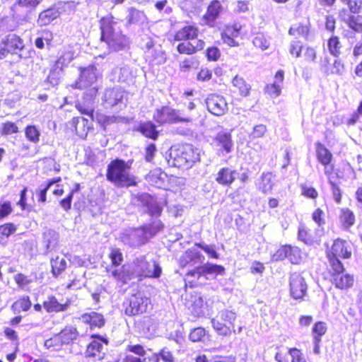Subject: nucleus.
<instances>
[{
    "label": "nucleus",
    "mask_w": 362,
    "mask_h": 362,
    "mask_svg": "<svg viewBox=\"0 0 362 362\" xmlns=\"http://www.w3.org/2000/svg\"><path fill=\"white\" fill-rule=\"evenodd\" d=\"M100 40L105 43L109 52L126 49L129 45L128 37L123 34L120 21L112 15H107L100 20Z\"/></svg>",
    "instance_id": "obj_1"
},
{
    "label": "nucleus",
    "mask_w": 362,
    "mask_h": 362,
    "mask_svg": "<svg viewBox=\"0 0 362 362\" xmlns=\"http://www.w3.org/2000/svg\"><path fill=\"white\" fill-rule=\"evenodd\" d=\"M200 159L199 153L191 144L174 145L165 153V160L170 167L188 169Z\"/></svg>",
    "instance_id": "obj_2"
},
{
    "label": "nucleus",
    "mask_w": 362,
    "mask_h": 362,
    "mask_svg": "<svg viewBox=\"0 0 362 362\" xmlns=\"http://www.w3.org/2000/svg\"><path fill=\"white\" fill-rule=\"evenodd\" d=\"M130 165L122 160H115L107 165V179L117 187L136 185V177L129 172Z\"/></svg>",
    "instance_id": "obj_3"
},
{
    "label": "nucleus",
    "mask_w": 362,
    "mask_h": 362,
    "mask_svg": "<svg viewBox=\"0 0 362 362\" xmlns=\"http://www.w3.org/2000/svg\"><path fill=\"white\" fill-rule=\"evenodd\" d=\"M129 264L134 278H158L162 272L156 261L148 262L144 255L137 257Z\"/></svg>",
    "instance_id": "obj_4"
},
{
    "label": "nucleus",
    "mask_w": 362,
    "mask_h": 362,
    "mask_svg": "<svg viewBox=\"0 0 362 362\" xmlns=\"http://www.w3.org/2000/svg\"><path fill=\"white\" fill-rule=\"evenodd\" d=\"M236 313L227 309L221 310L217 315L211 320V324L216 332L222 336H229L233 332L234 322L236 320Z\"/></svg>",
    "instance_id": "obj_5"
},
{
    "label": "nucleus",
    "mask_w": 362,
    "mask_h": 362,
    "mask_svg": "<svg viewBox=\"0 0 362 362\" xmlns=\"http://www.w3.org/2000/svg\"><path fill=\"white\" fill-rule=\"evenodd\" d=\"M153 119L160 124L180 122H189L192 119L180 110L173 109L169 106H163L156 109L153 113Z\"/></svg>",
    "instance_id": "obj_6"
},
{
    "label": "nucleus",
    "mask_w": 362,
    "mask_h": 362,
    "mask_svg": "<svg viewBox=\"0 0 362 362\" xmlns=\"http://www.w3.org/2000/svg\"><path fill=\"white\" fill-rule=\"evenodd\" d=\"M325 251L332 253L342 259H349L357 252V246L351 240L337 238L334 240L331 245H325Z\"/></svg>",
    "instance_id": "obj_7"
},
{
    "label": "nucleus",
    "mask_w": 362,
    "mask_h": 362,
    "mask_svg": "<svg viewBox=\"0 0 362 362\" xmlns=\"http://www.w3.org/2000/svg\"><path fill=\"white\" fill-rule=\"evenodd\" d=\"M150 303V299L140 293L132 295L124 303L125 314L132 316L145 313Z\"/></svg>",
    "instance_id": "obj_8"
},
{
    "label": "nucleus",
    "mask_w": 362,
    "mask_h": 362,
    "mask_svg": "<svg viewBox=\"0 0 362 362\" xmlns=\"http://www.w3.org/2000/svg\"><path fill=\"white\" fill-rule=\"evenodd\" d=\"M122 241L130 247H139L148 240L145 230L142 227L126 230L121 235Z\"/></svg>",
    "instance_id": "obj_9"
},
{
    "label": "nucleus",
    "mask_w": 362,
    "mask_h": 362,
    "mask_svg": "<svg viewBox=\"0 0 362 362\" xmlns=\"http://www.w3.org/2000/svg\"><path fill=\"white\" fill-rule=\"evenodd\" d=\"M206 103L208 110L216 116H222L228 110V103L222 95L211 94L207 97Z\"/></svg>",
    "instance_id": "obj_10"
},
{
    "label": "nucleus",
    "mask_w": 362,
    "mask_h": 362,
    "mask_svg": "<svg viewBox=\"0 0 362 362\" xmlns=\"http://www.w3.org/2000/svg\"><path fill=\"white\" fill-rule=\"evenodd\" d=\"M224 270V267L221 265L207 263L189 271L187 274V276L196 277L198 279H200L201 276H206V278L209 279L207 276H215L217 274H223Z\"/></svg>",
    "instance_id": "obj_11"
},
{
    "label": "nucleus",
    "mask_w": 362,
    "mask_h": 362,
    "mask_svg": "<svg viewBox=\"0 0 362 362\" xmlns=\"http://www.w3.org/2000/svg\"><path fill=\"white\" fill-rule=\"evenodd\" d=\"M333 156L325 147L318 144V160L324 166L325 173L330 179L337 174L332 163Z\"/></svg>",
    "instance_id": "obj_12"
},
{
    "label": "nucleus",
    "mask_w": 362,
    "mask_h": 362,
    "mask_svg": "<svg viewBox=\"0 0 362 362\" xmlns=\"http://www.w3.org/2000/svg\"><path fill=\"white\" fill-rule=\"evenodd\" d=\"M306 289V284L301 275L297 272L291 274L290 276V291L293 298H302L305 294Z\"/></svg>",
    "instance_id": "obj_13"
},
{
    "label": "nucleus",
    "mask_w": 362,
    "mask_h": 362,
    "mask_svg": "<svg viewBox=\"0 0 362 362\" xmlns=\"http://www.w3.org/2000/svg\"><path fill=\"white\" fill-rule=\"evenodd\" d=\"M107 272L111 277L122 284L134 279L129 264H124L121 267H109L107 268Z\"/></svg>",
    "instance_id": "obj_14"
},
{
    "label": "nucleus",
    "mask_w": 362,
    "mask_h": 362,
    "mask_svg": "<svg viewBox=\"0 0 362 362\" xmlns=\"http://www.w3.org/2000/svg\"><path fill=\"white\" fill-rule=\"evenodd\" d=\"M124 91L119 87L105 90L103 103L106 107H112L123 103Z\"/></svg>",
    "instance_id": "obj_15"
},
{
    "label": "nucleus",
    "mask_w": 362,
    "mask_h": 362,
    "mask_svg": "<svg viewBox=\"0 0 362 362\" xmlns=\"http://www.w3.org/2000/svg\"><path fill=\"white\" fill-rule=\"evenodd\" d=\"M104 344H107V341L100 337L93 340L87 346L86 351V356L91 358L94 361H100L104 358Z\"/></svg>",
    "instance_id": "obj_16"
},
{
    "label": "nucleus",
    "mask_w": 362,
    "mask_h": 362,
    "mask_svg": "<svg viewBox=\"0 0 362 362\" xmlns=\"http://www.w3.org/2000/svg\"><path fill=\"white\" fill-rule=\"evenodd\" d=\"M140 204L147 208V212L151 216H159L162 212V207L156 200L147 193H142L136 197Z\"/></svg>",
    "instance_id": "obj_17"
},
{
    "label": "nucleus",
    "mask_w": 362,
    "mask_h": 362,
    "mask_svg": "<svg viewBox=\"0 0 362 362\" xmlns=\"http://www.w3.org/2000/svg\"><path fill=\"white\" fill-rule=\"evenodd\" d=\"M140 204L147 208V212L151 216H159L162 212V207L156 200L147 193H142L136 197Z\"/></svg>",
    "instance_id": "obj_18"
},
{
    "label": "nucleus",
    "mask_w": 362,
    "mask_h": 362,
    "mask_svg": "<svg viewBox=\"0 0 362 362\" xmlns=\"http://www.w3.org/2000/svg\"><path fill=\"white\" fill-rule=\"evenodd\" d=\"M68 127L81 138L85 139L90 127L88 120L83 117H74L67 123Z\"/></svg>",
    "instance_id": "obj_19"
},
{
    "label": "nucleus",
    "mask_w": 362,
    "mask_h": 362,
    "mask_svg": "<svg viewBox=\"0 0 362 362\" xmlns=\"http://www.w3.org/2000/svg\"><path fill=\"white\" fill-rule=\"evenodd\" d=\"M97 77L96 69L94 66L83 69L81 72L77 88L82 89L91 86L96 81Z\"/></svg>",
    "instance_id": "obj_20"
},
{
    "label": "nucleus",
    "mask_w": 362,
    "mask_h": 362,
    "mask_svg": "<svg viewBox=\"0 0 362 362\" xmlns=\"http://www.w3.org/2000/svg\"><path fill=\"white\" fill-rule=\"evenodd\" d=\"M204 257L195 248L187 250L180 259V262L182 267H185L187 264L194 266L197 264L203 262Z\"/></svg>",
    "instance_id": "obj_21"
},
{
    "label": "nucleus",
    "mask_w": 362,
    "mask_h": 362,
    "mask_svg": "<svg viewBox=\"0 0 362 362\" xmlns=\"http://www.w3.org/2000/svg\"><path fill=\"white\" fill-rule=\"evenodd\" d=\"M221 8V4L219 1H213L208 6L206 13L204 15L202 19L203 24L212 26L214 21L219 16Z\"/></svg>",
    "instance_id": "obj_22"
},
{
    "label": "nucleus",
    "mask_w": 362,
    "mask_h": 362,
    "mask_svg": "<svg viewBox=\"0 0 362 362\" xmlns=\"http://www.w3.org/2000/svg\"><path fill=\"white\" fill-rule=\"evenodd\" d=\"M83 323L89 325L90 328H100L105 325V319L102 314L92 311L84 313L78 318Z\"/></svg>",
    "instance_id": "obj_23"
},
{
    "label": "nucleus",
    "mask_w": 362,
    "mask_h": 362,
    "mask_svg": "<svg viewBox=\"0 0 362 362\" xmlns=\"http://www.w3.org/2000/svg\"><path fill=\"white\" fill-rule=\"evenodd\" d=\"M333 285L339 289L346 290L351 288L354 284V275L344 272L341 274H335L332 276Z\"/></svg>",
    "instance_id": "obj_24"
},
{
    "label": "nucleus",
    "mask_w": 362,
    "mask_h": 362,
    "mask_svg": "<svg viewBox=\"0 0 362 362\" xmlns=\"http://www.w3.org/2000/svg\"><path fill=\"white\" fill-rule=\"evenodd\" d=\"M199 30L193 25H186L176 32L174 40L176 41H193L198 36Z\"/></svg>",
    "instance_id": "obj_25"
},
{
    "label": "nucleus",
    "mask_w": 362,
    "mask_h": 362,
    "mask_svg": "<svg viewBox=\"0 0 362 362\" xmlns=\"http://www.w3.org/2000/svg\"><path fill=\"white\" fill-rule=\"evenodd\" d=\"M284 81V71L279 70L274 76L273 83L268 84L265 87V92L272 98L278 97L281 92L282 83Z\"/></svg>",
    "instance_id": "obj_26"
},
{
    "label": "nucleus",
    "mask_w": 362,
    "mask_h": 362,
    "mask_svg": "<svg viewBox=\"0 0 362 362\" xmlns=\"http://www.w3.org/2000/svg\"><path fill=\"white\" fill-rule=\"evenodd\" d=\"M237 172L229 168H222L217 173L216 181L221 185L230 186L235 179Z\"/></svg>",
    "instance_id": "obj_27"
},
{
    "label": "nucleus",
    "mask_w": 362,
    "mask_h": 362,
    "mask_svg": "<svg viewBox=\"0 0 362 362\" xmlns=\"http://www.w3.org/2000/svg\"><path fill=\"white\" fill-rule=\"evenodd\" d=\"M343 20L349 28L356 33H362V16L347 14V11L343 9Z\"/></svg>",
    "instance_id": "obj_28"
},
{
    "label": "nucleus",
    "mask_w": 362,
    "mask_h": 362,
    "mask_svg": "<svg viewBox=\"0 0 362 362\" xmlns=\"http://www.w3.org/2000/svg\"><path fill=\"white\" fill-rule=\"evenodd\" d=\"M325 255L329 266L328 272L332 276L335 274H341L345 271L344 265L339 259L340 257L327 251H325Z\"/></svg>",
    "instance_id": "obj_29"
},
{
    "label": "nucleus",
    "mask_w": 362,
    "mask_h": 362,
    "mask_svg": "<svg viewBox=\"0 0 362 362\" xmlns=\"http://www.w3.org/2000/svg\"><path fill=\"white\" fill-rule=\"evenodd\" d=\"M3 44L7 47V51L11 54H17L24 48L23 40L16 34H9Z\"/></svg>",
    "instance_id": "obj_30"
},
{
    "label": "nucleus",
    "mask_w": 362,
    "mask_h": 362,
    "mask_svg": "<svg viewBox=\"0 0 362 362\" xmlns=\"http://www.w3.org/2000/svg\"><path fill=\"white\" fill-rule=\"evenodd\" d=\"M205 43L202 40H197L193 42H181L177 47V50L180 54H192L204 49Z\"/></svg>",
    "instance_id": "obj_31"
},
{
    "label": "nucleus",
    "mask_w": 362,
    "mask_h": 362,
    "mask_svg": "<svg viewBox=\"0 0 362 362\" xmlns=\"http://www.w3.org/2000/svg\"><path fill=\"white\" fill-rule=\"evenodd\" d=\"M145 59L150 63L162 64L165 63L166 56L165 52L158 46L153 49L145 50Z\"/></svg>",
    "instance_id": "obj_32"
},
{
    "label": "nucleus",
    "mask_w": 362,
    "mask_h": 362,
    "mask_svg": "<svg viewBox=\"0 0 362 362\" xmlns=\"http://www.w3.org/2000/svg\"><path fill=\"white\" fill-rule=\"evenodd\" d=\"M127 13L128 14L126 17L127 27L132 25H141L146 21V16L145 13L135 8H129Z\"/></svg>",
    "instance_id": "obj_33"
},
{
    "label": "nucleus",
    "mask_w": 362,
    "mask_h": 362,
    "mask_svg": "<svg viewBox=\"0 0 362 362\" xmlns=\"http://www.w3.org/2000/svg\"><path fill=\"white\" fill-rule=\"evenodd\" d=\"M70 305L69 302H66L62 304L58 302L57 299L54 296H49L47 299L44 302L43 306L48 313H58L65 311L68 309Z\"/></svg>",
    "instance_id": "obj_34"
},
{
    "label": "nucleus",
    "mask_w": 362,
    "mask_h": 362,
    "mask_svg": "<svg viewBox=\"0 0 362 362\" xmlns=\"http://www.w3.org/2000/svg\"><path fill=\"white\" fill-rule=\"evenodd\" d=\"M215 141L217 142L218 146L222 147L226 153H229L232 151L233 142L230 133L220 132L216 134Z\"/></svg>",
    "instance_id": "obj_35"
},
{
    "label": "nucleus",
    "mask_w": 362,
    "mask_h": 362,
    "mask_svg": "<svg viewBox=\"0 0 362 362\" xmlns=\"http://www.w3.org/2000/svg\"><path fill=\"white\" fill-rule=\"evenodd\" d=\"M59 13L55 8H49L42 11L37 21L39 26H45L59 17Z\"/></svg>",
    "instance_id": "obj_36"
},
{
    "label": "nucleus",
    "mask_w": 362,
    "mask_h": 362,
    "mask_svg": "<svg viewBox=\"0 0 362 362\" xmlns=\"http://www.w3.org/2000/svg\"><path fill=\"white\" fill-rule=\"evenodd\" d=\"M74 58V52L70 47H64L61 49L59 56L54 64L62 68L67 66Z\"/></svg>",
    "instance_id": "obj_37"
},
{
    "label": "nucleus",
    "mask_w": 362,
    "mask_h": 362,
    "mask_svg": "<svg viewBox=\"0 0 362 362\" xmlns=\"http://www.w3.org/2000/svg\"><path fill=\"white\" fill-rule=\"evenodd\" d=\"M166 174L160 169H156L151 171L146 177V180L152 185L157 187H162L165 183Z\"/></svg>",
    "instance_id": "obj_38"
},
{
    "label": "nucleus",
    "mask_w": 362,
    "mask_h": 362,
    "mask_svg": "<svg viewBox=\"0 0 362 362\" xmlns=\"http://www.w3.org/2000/svg\"><path fill=\"white\" fill-rule=\"evenodd\" d=\"M58 238V233L53 230H47L43 233V244L47 252L51 251L57 247Z\"/></svg>",
    "instance_id": "obj_39"
},
{
    "label": "nucleus",
    "mask_w": 362,
    "mask_h": 362,
    "mask_svg": "<svg viewBox=\"0 0 362 362\" xmlns=\"http://www.w3.org/2000/svg\"><path fill=\"white\" fill-rule=\"evenodd\" d=\"M78 332L76 328L73 326H66L57 335L59 338L61 344H68L73 340L76 339L78 337Z\"/></svg>",
    "instance_id": "obj_40"
},
{
    "label": "nucleus",
    "mask_w": 362,
    "mask_h": 362,
    "mask_svg": "<svg viewBox=\"0 0 362 362\" xmlns=\"http://www.w3.org/2000/svg\"><path fill=\"white\" fill-rule=\"evenodd\" d=\"M356 218L354 212L348 208H343L340 211L339 221L345 228H349L355 223Z\"/></svg>",
    "instance_id": "obj_41"
},
{
    "label": "nucleus",
    "mask_w": 362,
    "mask_h": 362,
    "mask_svg": "<svg viewBox=\"0 0 362 362\" xmlns=\"http://www.w3.org/2000/svg\"><path fill=\"white\" fill-rule=\"evenodd\" d=\"M137 130L146 137L152 139H156L158 135V131L156 130V126L151 122L140 124Z\"/></svg>",
    "instance_id": "obj_42"
},
{
    "label": "nucleus",
    "mask_w": 362,
    "mask_h": 362,
    "mask_svg": "<svg viewBox=\"0 0 362 362\" xmlns=\"http://www.w3.org/2000/svg\"><path fill=\"white\" fill-rule=\"evenodd\" d=\"M63 75V68L54 64L47 78V81L52 86L59 83Z\"/></svg>",
    "instance_id": "obj_43"
},
{
    "label": "nucleus",
    "mask_w": 362,
    "mask_h": 362,
    "mask_svg": "<svg viewBox=\"0 0 362 362\" xmlns=\"http://www.w3.org/2000/svg\"><path fill=\"white\" fill-rule=\"evenodd\" d=\"M273 175L270 173H264L261 176V181L259 184V189L264 194L272 191L274 186Z\"/></svg>",
    "instance_id": "obj_44"
},
{
    "label": "nucleus",
    "mask_w": 362,
    "mask_h": 362,
    "mask_svg": "<svg viewBox=\"0 0 362 362\" xmlns=\"http://www.w3.org/2000/svg\"><path fill=\"white\" fill-rule=\"evenodd\" d=\"M163 224L160 220H156L152 221L148 225L143 226V229L145 230V233L147 239L153 237L159 231L163 228Z\"/></svg>",
    "instance_id": "obj_45"
},
{
    "label": "nucleus",
    "mask_w": 362,
    "mask_h": 362,
    "mask_svg": "<svg viewBox=\"0 0 362 362\" xmlns=\"http://www.w3.org/2000/svg\"><path fill=\"white\" fill-rule=\"evenodd\" d=\"M233 87L238 89L242 96L246 97L249 95L250 86L245 81V80L238 76H235L232 81Z\"/></svg>",
    "instance_id": "obj_46"
},
{
    "label": "nucleus",
    "mask_w": 362,
    "mask_h": 362,
    "mask_svg": "<svg viewBox=\"0 0 362 362\" xmlns=\"http://www.w3.org/2000/svg\"><path fill=\"white\" fill-rule=\"evenodd\" d=\"M42 0H18L13 5L15 12L20 11L21 8H25L28 11L35 8Z\"/></svg>",
    "instance_id": "obj_47"
},
{
    "label": "nucleus",
    "mask_w": 362,
    "mask_h": 362,
    "mask_svg": "<svg viewBox=\"0 0 362 362\" xmlns=\"http://www.w3.org/2000/svg\"><path fill=\"white\" fill-rule=\"evenodd\" d=\"M52 272L54 276L59 275L66 267V261L64 258L57 257L51 260Z\"/></svg>",
    "instance_id": "obj_48"
},
{
    "label": "nucleus",
    "mask_w": 362,
    "mask_h": 362,
    "mask_svg": "<svg viewBox=\"0 0 362 362\" xmlns=\"http://www.w3.org/2000/svg\"><path fill=\"white\" fill-rule=\"evenodd\" d=\"M286 258L292 264H299L302 260L300 250L297 247L288 245Z\"/></svg>",
    "instance_id": "obj_49"
},
{
    "label": "nucleus",
    "mask_w": 362,
    "mask_h": 362,
    "mask_svg": "<svg viewBox=\"0 0 362 362\" xmlns=\"http://www.w3.org/2000/svg\"><path fill=\"white\" fill-rule=\"evenodd\" d=\"M298 239L306 245H311L314 243L312 235L303 224H300L298 228Z\"/></svg>",
    "instance_id": "obj_50"
},
{
    "label": "nucleus",
    "mask_w": 362,
    "mask_h": 362,
    "mask_svg": "<svg viewBox=\"0 0 362 362\" xmlns=\"http://www.w3.org/2000/svg\"><path fill=\"white\" fill-rule=\"evenodd\" d=\"M155 362H158L160 358L164 362H175V358L171 351L168 348H163L159 353L153 354Z\"/></svg>",
    "instance_id": "obj_51"
},
{
    "label": "nucleus",
    "mask_w": 362,
    "mask_h": 362,
    "mask_svg": "<svg viewBox=\"0 0 362 362\" xmlns=\"http://www.w3.org/2000/svg\"><path fill=\"white\" fill-rule=\"evenodd\" d=\"M267 132V128L264 124H257L255 125L252 131L249 134V139L250 140H255L257 139L262 138L266 132Z\"/></svg>",
    "instance_id": "obj_52"
},
{
    "label": "nucleus",
    "mask_w": 362,
    "mask_h": 362,
    "mask_svg": "<svg viewBox=\"0 0 362 362\" xmlns=\"http://www.w3.org/2000/svg\"><path fill=\"white\" fill-rule=\"evenodd\" d=\"M31 302L30 300L29 297H23L22 298H20L17 301H16L12 307L15 310H17L20 312L21 310L23 311H27L31 307Z\"/></svg>",
    "instance_id": "obj_53"
},
{
    "label": "nucleus",
    "mask_w": 362,
    "mask_h": 362,
    "mask_svg": "<svg viewBox=\"0 0 362 362\" xmlns=\"http://www.w3.org/2000/svg\"><path fill=\"white\" fill-rule=\"evenodd\" d=\"M98 119V122L102 123L104 126H107L113 123L124 122L127 121L126 118L123 117L106 115H101Z\"/></svg>",
    "instance_id": "obj_54"
},
{
    "label": "nucleus",
    "mask_w": 362,
    "mask_h": 362,
    "mask_svg": "<svg viewBox=\"0 0 362 362\" xmlns=\"http://www.w3.org/2000/svg\"><path fill=\"white\" fill-rule=\"evenodd\" d=\"M109 256L112 262V264L110 267H118L123 261V255L117 248H112Z\"/></svg>",
    "instance_id": "obj_55"
},
{
    "label": "nucleus",
    "mask_w": 362,
    "mask_h": 362,
    "mask_svg": "<svg viewBox=\"0 0 362 362\" xmlns=\"http://www.w3.org/2000/svg\"><path fill=\"white\" fill-rule=\"evenodd\" d=\"M205 337L206 331L202 327L194 328L189 335V339L194 342L204 341Z\"/></svg>",
    "instance_id": "obj_56"
},
{
    "label": "nucleus",
    "mask_w": 362,
    "mask_h": 362,
    "mask_svg": "<svg viewBox=\"0 0 362 362\" xmlns=\"http://www.w3.org/2000/svg\"><path fill=\"white\" fill-rule=\"evenodd\" d=\"M350 14H358L362 10V0H346Z\"/></svg>",
    "instance_id": "obj_57"
},
{
    "label": "nucleus",
    "mask_w": 362,
    "mask_h": 362,
    "mask_svg": "<svg viewBox=\"0 0 362 362\" xmlns=\"http://www.w3.org/2000/svg\"><path fill=\"white\" fill-rule=\"evenodd\" d=\"M328 48L332 54L338 56L340 53L339 40L337 37H332L328 41Z\"/></svg>",
    "instance_id": "obj_58"
},
{
    "label": "nucleus",
    "mask_w": 362,
    "mask_h": 362,
    "mask_svg": "<svg viewBox=\"0 0 362 362\" xmlns=\"http://www.w3.org/2000/svg\"><path fill=\"white\" fill-rule=\"evenodd\" d=\"M25 136L29 141L36 143L39 141L40 132L35 126L30 125L25 129Z\"/></svg>",
    "instance_id": "obj_59"
},
{
    "label": "nucleus",
    "mask_w": 362,
    "mask_h": 362,
    "mask_svg": "<svg viewBox=\"0 0 362 362\" xmlns=\"http://www.w3.org/2000/svg\"><path fill=\"white\" fill-rule=\"evenodd\" d=\"M308 33V27L297 24L293 25L289 30V34L294 36H305L306 37Z\"/></svg>",
    "instance_id": "obj_60"
},
{
    "label": "nucleus",
    "mask_w": 362,
    "mask_h": 362,
    "mask_svg": "<svg viewBox=\"0 0 362 362\" xmlns=\"http://www.w3.org/2000/svg\"><path fill=\"white\" fill-rule=\"evenodd\" d=\"M16 230V226L11 223H7L0 226V237L8 238L10 235L14 233Z\"/></svg>",
    "instance_id": "obj_61"
},
{
    "label": "nucleus",
    "mask_w": 362,
    "mask_h": 362,
    "mask_svg": "<svg viewBox=\"0 0 362 362\" xmlns=\"http://www.w3.org/2000/svg\"><path fill=\"white\" fill-rule=\"evenodd\" d=\"M252 42L256 47H259L262 50L267 49L269 45L268 40L262 34H259L255 36L252 40Z\"/></svg>",
    "instance_id": "obj_62"
},
{
    "label": "nucleus",
    "mask_w": 362,
    "mask_h": 362,
    "mask_svg": "<svg viewBox=\"0 0 362 362\" xmlns=\"http://www.w3.org/2000/svg\"><path fill=\"white\" fill-rule=\"evenodd\" d=\"M196 246L204 250L211 258H218V254L216 251L214 245H206L204 243H198L196 244Z\"/></svg>",
    "instance_id": "obj_63"
},
{
    "label": "nucleus",
    "mask_w": 362,
    "mask_h": 362,
    "mask_svg": "<svg viewBox=\"0 0 362 362\" xmlns=\"http://www.w3.org/2000/svg\"><path fill=\"white\" fill-rule=\"evenodd\" d=\"M288 245L280 247L272 255V260L274 262L281 261L286 258Z\"/></svg>",
    "instance_id": "obj_64"
}]
</instances>
